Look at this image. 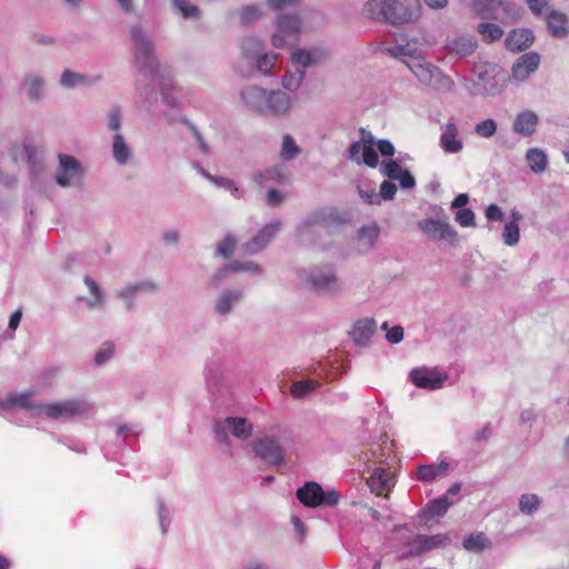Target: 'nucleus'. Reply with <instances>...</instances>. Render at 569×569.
Returning <instances> with one entry per match:
<instances>
[{"label": "nucleus", "mask_w": 569, "mask_h": 569, "mask_svg": "<svg viewBox=\"0 0 569 569\" xmlns=\"http://www.w3.org/2000/svg\"><path fill=\"white\" fill-rule=\"evenodd\" d=\"M361 139L355 141L349 149L350 157L357 163H365L370 168H376L379 163L378 153L376 152L373 144V137L370 132L365 129L360 130Z\"/></svg>", "instance_id": "nucleus-8"}, {"label": "nucleus", "mask_w": 569, "mask_h": 569, "mask_svg": "<svg viewBox=\"0 0 569 569\" xmlns=\"http://www.w3.org/2000/svg\"><path fill=\"white\" fill-rule=\"evenodd\" d=\"M325 54L320 51H307V50H297L292 53V61L296 64L306 68L317 61H319Z\"/></svg>", "instance_id": "nucleus-32"}, {"label": "nucleus", "mask_w": 569, "mask_h": 569, "mask_svg": "<svg viewBox=\"0 0 569 569\" xmlns=\"http://www.w3.org/2000/svg\"><path fill=\"white\" fill-rule=\"evenodd\" d=\"M229 268H231L232 272H239V271L260 272L259 266H257L252 262H233V263L229 264Z\"/></svg>", "instance_id": "nucleus-56"}, {"label": "nucleus", "mask_w": 569, "mask_h": 569, "mask_svg": "<svg viewBox=\"0 0 569 569\" xmlns=\"http://www.w3.org/2000/svg\"><path fill=\"white\" fill-rule=\"evenodd\" d=\"M316 289H332L337 282L335 272L330 266H325L317 274H312L310 279Z\"/></svg>", "instance_id": "nucleus-24"}, {"label": "nucleus", "mask_w": 569, "mask_h": 569, "mask_svg": "<svg viewBox=\"0 0 569 569\" xmlns=\"http://www.w3.org/2000/svg\"><path fill=\"white\" fill-rule=\"evenodd\" d=\"M263 49L262 42L253 37H249L242 40L241 50L243 56L247 58L259 54Z\"/></svg>", "instance_id": "nucleus-40"}, {"label": "nucleus", "mask_w": 569, "mask_h": 569, "mask_svg": "<svg viewBox=\"0 0 569 569\" xmlns=\"http://www.w3.org/2000/svg\"><path fill=\"white\" fill-rule=\"evenodd\" d=\"M83 281H84L86 286L88 287V289L90 290V292L92 293V296L94 297L93 300H90L88 302L89 307L93 308V307L102 306L104 302V295H103L102 290L100 289V287L89 276H86Z\"/></svg>", "instance_id": "nucleus-39"}, {"label": "nucleus", "mask_w": 569, "mask_h": 569, "mask_svg": "<svg viewBox=\"0 0 569 569\" xmlns=\"http://www.w3.org/2000/svg\"><path fill=\"white\" fill-rule=\"evenodd\" d=\"M486 217L488 220L491 221H502L503 220V212L497 204H490L486 209Z\"/></svg>", "instance_id": "nucleus-58"}, {"label": "nucleus", "mask_w": 569, "mask_h": 569, "mask_svg": "<svg viewBox=\"0 0 569 569\" xmlns=\"http://www.w3.org/2000/svg\"><path fill=\"white\" fill-rule=\"evenodd\" d=\"M318 383L312 380L297 381L291 385L290 392L295 398H303L317 388Z\"/></svg>", "instance_id": "nucleus-38"}, {"label": "nucleus", "mask_w": 569, "mask_h": 569, "mask_svg": "<svg viewBox=\"0 0 569 569\" xmlns=\"http://www.w3.org/2000/svg\"><path fill=\"white\" fill-rule=\"evenodd\" d=\"M279 228H280L279 222L266 224L258 232L257 236H254L250 241H248L243 246L246 253L254 254V253L261 251L268 244V242L274 237V234L277 233Z\"/></svg>", "instance_id": "nucleus-15"}, {"label": "nucleus", "mask_w": 569, "mask_h": 569, "mask_svg": "<svg viewBox=\"0 0 569 569\" xmlns=\"http://www.w3.org/2000/svg\"><path fill=\"white\" fill-rule=\"evenodd\" d=\"M278 56L277 54H262V56H259L258 60H257V67L258 69L264 73V74H268L272 67L274 66V62L277 60Z\"/></svg>", "instance_id": "nucleus-48"}, {"label": "nucleus", "mask_w": 569, "mask_h": 569, "mask_svg": "<svg viewBox=\"0 0 569 569\" xmlns=\"http://www.w3.org/2000/svg\"><path fill=\"white\" fill-rule=\"evenodd\" d=\"M108 124L111 130H118L121 126L120 110L118 108L112 109L108 116Z\"/></svg>", "instance_id": "nucleus-60"}, {"label": "nucleus", "mask_w": 569, "mask_h": 569, "mask_svg": "<svg viewBox=\"0 0 569 569\" xmlns=\"http://www.w3.org/2000/svg\"><path fill=\"white\" fill-rule=\"evenodd\" d=\"M458 128L456 123L448 122L445 127L443 132L440 136L441 148L449 153H458L462 150L463 144L458 139Z\"/></svg>", "instance_id": "nucleus-20"}, {"label": "nucleus", "mask_w": 569, "mask_h": 569, "mask_svg": "<svg viewBox=\"0 0 569 569\" xmlns=\"http://www.w3.org/2000/svg\"><path fill=\"white\" fill-rule=\"evenodd\" d=\"M152 288H153V284L152 283H148V282L130 284V286L121 289L119 291L118 296L120 298L127 299V298H130L132 295H134L138 291L147 290V289H152Z\"/></svg>", "instance_id": "nucleus-51"}, {"label": "nucleus", "mask_w": 569, "mask_h": 569, "mask_svg": "<svg viewBox=\"0 0 569 569\" xmlns=\"http://www.w3.org/2000/svg\"><path fill=\"white\" fill-rule=\"evenodd\" d=\"M478 32L481 34L482 39L488 42H492L502 37L503 30L500 26L491 22H483L478 26Z\"/></svg>", "instance_id": "nucleus-33"}, {"label": "nucleus", "mask_w": 569, "mask_h": 569, "mask_svg": "<svg viewBox=\"0 0 569 569\" xmlns=\"http://www.w3.org/2000/svg\"><path fill=\"white\" fill-rule=\"evenodd\" d=\"M533 33L528 29L512 30L506 38V48L511 52H519L528 49L533 42Z\"/></svg>", "instance_id": "nucleus-18"}, {"label": "nucleus", "mask_w": 569, "mask_h": 569, "mask_svg": "<svg viewBox=\"0 0 569 569\" xmlns=\"http://www.w3.org/2000/svg\"><path fill=\"white\" fill-rule=\"evenodd\" d=\"M475 131L482 138H490L497 131V123L493 119H486L476 124Z\"/></svg>", "instance_id": "nucleus-43"}, {"label": "nucleus", "mask_w": 569, "mask_h": 569, "mask_svg": "<svg viewBox=\"0 0 569 569\" xmlns=\"http://www.w3.org/2000/svg\"><path fill=\"white\" fill-rule=\"evenodd\" d=\"M468 201H469L468 194L460 193L453 199L451 207L452 208H462L463 206H466L468 203Z\"/></svg>", "instance_id": "nucleus-64"}, {"label": "nucleus", "mask_w": 569, "mask_h": 569, "mask_svg": "<svg viewBox=\"0 0 569 569\" xmlns=\"http://www.w3.org/2000/svg\"><path fill=\"white\" fill-rule=\"evenodd\" d=\"M290 97L282 91L267 92L264 113L284 116L290 109Z\"/></svg>", "instance_id": "nucleus-19"}, {"label": "nucleus", "mask_w": 569, "mask_h": 569, "mask_svg": "<svg viewBox=\"0 0 569 569\" xmlns=\"http://www.w3.org/2000/svg\"><path fill=\"white\" fill-rule=\"evenodd\" d=\"M241 297L239 291L223 292L217 300L216 310L220 315H226L231 310L232 302L238 301Z\"/></svg>", "instance_id": "nucleus-34"}, {"label": "nucleus", "mask_w": 569, "mask_h": 569, "mask_svg": "<svg viewBox=\"0 0 569 569\" xmlns=\"http://www.w3.org/2000/svg\"><path fill=\"white\" fill-rule=\"evenodd\" d=\"M502 238L507 246H513L519 241V227L516 222L506 223Z\"/></svg>", "instance_id": "nucleus-42"}, {"label": "nucleus", "mask_w": 569, "mask_h": 569, "mask_svg": "<svg viewBox=\"0 0 569 569\" xmlns=\"http://www.w3.org/2000/svg\"><path fill=\"white\" fill-rule=\"evenodd\" d=\"M242 103L251 111L264 113L267 91L258 87H249L240 92Z\"/></svg>", "instance_id": "nucleus-17"}, {"label": "nucleus", "mask_w": 569, "mask_h": 569, "mask_svg": "<svg viewBox=\"0 0 569 569\" xmlns=\"http://www.w3.org/2000/svg\"><path fill=\"white\" fill-rule=\"evenodd\" d=\"M463 548L468 551L480 552L491 547V541L483 532L470 535L463 539Z\"/></svg>", "instance_id": "nucleus-28"}, {"label": "nucleus", "mask_w": 569, "mask_h": 569, "mask_svg": "<svg viewBox=\"0 0 569 569\" xmlns=\"http://www.w3.org/2000/svg\"><path fill=\"white\" fill-rule=\"evenodd\" d=\"M450 505L451 502L447 499V497H441L430 501L426 511L430 515V517H441L447 512Z\"/></svg>", "instance_id": "nucleus-37"}, {"label": "nucleus", "mask_w": 569, "mask_h": 569, "mask_svg": "<svg viewBox=\"0 0 569 569\" xmlns=\"http://www.w3.org/2000/svg\"><path fill=\"white\" fill-rule=\"evenodd\" d=\"M358 234L360 240L367 239L369 247H371L379 236V228L376 224L362 227Z\"/></svg>", "instance_id": "nucleus-49"}, {"label": "nucleus", "mask_w": 569, "mask_h": 569, "mask_svg": "<svg viewBox=\"0 0 569 569\" xmlns=\"http://www.w3.org/2000/svg\"><path fill=\"white\" fill-rule=\"evenodd\" d=\"M113 157L119 163H124L129 158V148L124 143L123 137L119 133L113 137L112 146Z\"/></svg>", "instance_id": "nucleus-35"}, {"label": "nucleus", "mask_w": 569, "mask_h": 569, "mask_svg": "<svg viewBox=\"0 0 569 569\" xmlns=\"http://www.w3.org/2000/svg\"><path fill=\"white\" fill-rule=\"evenodd\" d=\"M299 151L293 138L290 134H284L280 157L284 160H291L298 156Z\"/></svg>", "instance_id": "nucleus-41"}, {"label": "nucleus", "mask_w": 569, "mask_h": 569, "mask_svg": "<svg viewBox=\"0 0 569 569\" xmlns=\"http://www.w3.org/2000/svg\"><path fill=\"white\" fill-rule=\"evenodd\" d=\"M13 403L14 405H18L20 407H23V408H36V406H32L31 402H30V393H20V395H17L13 399H12ZM37 409H38V406H37Z\"/></svg>", "instance_id": "nucleus-63"}, {"label": "nucleus", "mask_w": 569, "mask_h": 569, "mask_svg": "<svg viewBox=\"0 0 569 569\" xmlns=\"http://www.w3.org/2000/svg\"><path fill=\"white\" fill-rule=\"evenodd\" d=\"M131 38L134 42V58L140 70L153 73L158 66L153 57V46L150 39L138 27L130 30Z\"/></svg>", "instance_id": "nucleus-4"}, {"label": "nucleus", "mask_w": 569, "mask_h": 569, "mask_svg": "<svg viewBox=\"0 0 569 569\" xmlns=\"http://www.w3.org/2000/svg\"><path fill=\"white\" fill-rule=\"evenodd\" d=\"M204 176L209 181H211L216 186H219L226 190H230L234 194V197L238 198V196H237L238 187L234 184V182L232 180H230L228 178L211 176L209 173H204Z\"/></svg>", "instance_id": "nucleus-46"}, {"label": "nucleus", "mask_w": 569, "mask_h": 569, "mask_svg": "<svg viewBox=\"0 0 569 569\" xmlns=\"http://www.w3.org/2000/svg\"><path fill=\"white\" fill-rule=\"evenodd\" d=\"M283 200V194L276 190V189H270L268 192H267V201H268V204L271 206V207H276L278 204H280Z\"/></svg>", "instance_id": "nucleus-62"}, {"label": "nucleus", "mask_w": 569, "mask_h": 569, "mask_svg": "<svg viewBox=\"0 0 569 569\" xmlns=\"http://www.w3.org/2000/svg\"><path fill=\"white\" fill-rule=\"evenodd\" d=\"M28 83H29V97L32 99H38L40 97L42 81L38 77H31L28 79Z\"/></svg>", "instance_id": "nucleus-57"}, {"label": "nucleus", "mask_w": 569, "mask_h": 569, "mask_svg": "<svg viewBox=\"0 0 569 569\" xmlns=\"http://www.w3.org/2000/svg\"><path fill=\"white\" fill-rule=\"evenodd\" d=\"M363 13L368 18L393 24L412 20L411 11L396 0H370L363 7Z\"/></svg>", "instance_id": "nucleus-2"}, {"label": "nucleus", "mask_w": 569, "mask_h": 569, "mask_svg": "<svg viewBox=\"0 0 569 569\" xmlns=\"http://www.w3.org/2000/svg\"><path fill=\"white\" fill-rule=\"evenodd\" d=\"M415 541L418 545V551L423 552V551L431 550L433 548L446 546L450 542V539L447 536H442V535H433V536L419 535V536H417Z\"/></svg>", "instance_id": "nucleus-26"}, {"label": "nucleus", "mask_w": 569, "mask_h": 569, "mask_svg": "<svg viewBox=\"0 0 569 569\" xmlns=\"http://www.w3.org/2000/svg\"><path fill=\"white\" fill-rule=\"evenodd\" d=\"M387 340L391 343H399L403 339V329L400 326H395L387 332Z\"/></svg>", "instance_id": "nucleus-59"}, {"label": "nucleus", "mask_w": 569, "mask_h": 569, "mask_svg": "<svg viewBox=\"0 0 569 569\" xmlns=\"http://www.w3.org/2000/svg\"><path fill=\"white\" fill-rule=\"evenodd\" d=\"M448 48L450 52L459 57H468L472 54L477 48V41L471 36H459L449 41Z\"/></svg>", "instance_id": "nucleus-22"}, {"label": "nucleus", "mask_w": 569, "mask_h": 569, "mask_svg": "<svg viewBox=\"0 0 569 569\" xmlns=\"http://www.w3.org/2000/svg\"><path fill=\"white\" fill-rule=\"evenodd\" d=\"M301 31V20L298 16H281L278 18L277 32L272 37L276 48L295 44Z\"/></svg>", "instance_id": "nucleus-5"}, {"label": "nucleus", "mask_w": 569, "mask_h": 569, "mask_svg": "<svg viewBox=\"0 0 569 569\" xmlns=\"http://www.w3.org/2000/svg\"><path fill=\"white\" fill-rule=\"evenodd\" d=\"M59 170L57 172V183L61 187H68L80 182L82 178V168L79 161L68 154H59Z\"/></svg>", "instance_id": "nucleus-9"}, {"label": "nucleus", "mask_w": 569, "mask_h": 569, "mask_svg": "<svg viewBox=\"0 0 569 569\" xmlns=\"http://www.w3.org/2000/svg\"><path fill=\"white\" fill-rule=\"evenodd\" d=\"M100 76H97L90 79L86 74L77 73L71 71L70 69H66L61 74L60 83L66 88H73L80 84H91L100 80Z\"/></svg>", "instance_id": "nucleus-25"}, {"label": "nucleus", "mask_w": 569, "mask_h": 569, "mask_svg": "<svg viewBox=\"0 0 569 569\" xmlns=\"http://www.w3.org/2000/svg\"><path fill=\"white\" fill-rule=\"evenodd\" d=\"M367 483L371 492L388 497V493L395 487V475L390 470L377 467L372 470Z\"/></svg>", "instance_id": "nucleus-11"}, {"label": "nucleus", "mask_w": 569, "mask_h": 569, "mask_svg": "<svg viewBox=\"0 0 569 569\" xmlns=\"http://www.w3.org/2000/svg\"><path fill=\"white\" fill-rule=\"evenodd\" d=\"M114 351V346L112 342H106L101 347V349L96 353L94 360L97 365L103 363L107 359H109Z\"/></svg>", "instance_id": "nucleus-54"}, {"label": "nucleus", "mask_w": 569, "mask_h": 569, "mask_svg": "<svg viewBox=\"0 0 569 569\" xmlns=\"http://www.w3.org/2000/svg\"><path fill=\"white\" fill-rule=\"evenodd\" d=\"M296 495L298 500L309 508L335 507L340 501V495L336 490L323 491L321 486L315 481L306 482L297 490Z\"/></svg>", "instance_id": "nucleus-3"}, {"label": "nucleus", "mask_w": 569, "mask_h": 569, "mask_svg": "<svg viewBox=\"0 0 569 569\" xmlns=\"http://www.w3.org/2000/svg\"><path fill=\"white\" fill-rule=\"evenodd\" d=\"M540 502L537 495H522L519 499V509L525 515H532L539 508Z\"/></svg>", "instance_id": "nucleus-36"}, {"label": "nucleus", "mask_w": 569, "mask_h": 569, "mask_svg": "<svg viewBox=\"0 0 569 569\" xmlns=\"http://www.w3.org/2000/svg\"><path fill=\"white\" fill-rule=\"evenodd\" d=\"M377 147L382 156L392 157L395 154V147L389 140H379Z\"/></svg>", "instance_id": "nucleus-61"}, {"label": "nucleus", "mask_w": 569, "mask_h": 569, "mask_svg": "<svg viewBox=\"0 0 569 569\" xmlns=\"http://www.w3.org/2000/svg\"><path fill=\"white\" fill-rule=\"evenodd\" d=\"M376 329H377L376 321L373 319L366 318V319H361V320L357 321L350 333L352 336V339L358 345H363L376 332Z\"/></svg>", "instance_id": "nucleus-23"}, {"label": "nucleus", "mask_w": 569, "mask_h": 569, "mask_svg": "<svg viewBox=\"0 0 569 569\" xmlns=\"http://www.w3.org/2000/svg\"><path fill=\"white\" fill-rule=\"evenodd\" d=\"M261 16V10L258 6H247L241 11V22L248 24Z\"/></svg>", "instance_id": "nucleus-50"}, {"label": "nucleus", "mask_w": 569, "mask_h": 569, "mask_svg": "<svg viewBox=\"0 0 569 569\" xmlns=\"http://www.w3.org/2000/svg\"><path fill=\"white\" fill-rule=\"evenodd\" d=\"M38 409L50 419H67L88 412L89 406L84 400L69 399L61 402L39 405Z\"/></svg>", "instance_id": "nucleus-7"}, {"label": "nucleus", "mask_w": 569, "mask_h": 569, "mask_svg": "<svg viewBox=\"0 0 569 569\" xmlns=\"http://www.w3.org/2000/svg\"><path fill=\"white\" fill-rule=\"evenodd\" d=\"M397 192V187L391 181H383L380 184V197L385 200H391L393 199L395 194Z\"/></svg>", "instance_id": "nucleus-55"}, {"label": "nucleus", "mask_w": 569, "mask_h": 569, "mask_svg": "<svg viewBox=\"0 0 569 569\" xmlns=\"http://www.w3.org/2000/svg\"><path fill=\"white\" fill-rule=\"evenodd\" d=\"M257 182L263 184L268 181H276L279 183H286L290 180L288 172L281 167H271L260 172L257 176Z\"/></svg>", "instance_id": "nucleus-27"}, {"label": "nucleus", "mask_w": 569, "mask_h": 569, "mask_svg": "<svg viewBox=\"0 0 569 569\" xmlns=\"http://www.w3.org/2000/svg\"><path fill=\"white\" fill-rule=\"evenodd\" d=\"M538 120V116L532 111L520 112L513 122V130L517 133L529 137L536 131Z\"/></svg>", "instance_id": "nucleus-21"}, {"label": "nucleus", "mask_w": 569, "mask_h": 569, "mask_svg": "<svg viewBox=\"0 0 569 569\" xmlns=\"http://www.w3.org/2000/svg\"><path fill=\"white\" fill-rule=\"evenodd\" d=\"M174 6L179 9L183 18H198L199 9L189 3L187 0H173Z\"/></svg>", "instance_id": "nucleus-45"}, {"label": "nucleus", "mask_w": 569, "mask_h": 569, "mask_svg": "<svg viewBox=\"0 0 569 569\" xmlns=\"http://www.w3.org/2000/svg\"><path fill=\"white\" fill-rule=\"evenodd\" d=\"M236 244V238L231 234H227L224 239L217 246V253L227 259L232 254Z\"/></svg>", "instance_id": "nucleus-44"}, {"label": "nucleus", "mask_w": 569, "mask_h": 569, "mask_svg": "<svg viewBox=\"0 0 569 569\" xmlns=\"http://www.w3.org/2000/svg\"><path fill=\"white\" fill-rule=\"evenodd\" d=\"M455 219L461 227L466 228L475 226V213L471 209L458 210Z\"/></svg>", "instance_id": "nucleus-47"}, {"label": "nucleus", "mask_w": 569, "mask_h": 569, "mask_svg": "<svg viewBox=\"0 0 569 569\" xmlns=\"http://www.w3.org/2000/svg\"><path fill=\"white\" fill-rule=\"evenodd\" d=\"M305 77V71H298V74H286L282 78V86L288 90H296Z\"/></svg>", "instance_id": "nucleus-52"}, {"label": "nucleus", "mask_w": 569, "mask_h": 569, "mask_svg": "<svg viewBox=\"0 0 569 569\" xmlns=\"http://www.w3.org/2000/svg\"><path fill=\"white\" fill-rule=\"evenodd\" d=\"M254 452L258 457L271 465H279L283 460L282 449L277 440L263 438L254 442Z\"/></svg>", "instance_id": "nucleus-14"}, {"label": "nucleus", "mask_w": 569, "mask_h": 569, "mask_svg": "<svg viewBox=\"0 0 569 569\" xmlns=\"http://www.w3.org/2000/svg\"><path fill=\"white\" fill-rule=\"evenodd\" d=\"M380 171L385 177L399 181L403 189H410L416 184L413 176L407 169H402L396 160H383Z\"/></svg>", "instance_id": "nucleus-13"}, {"label": "nucleus", "mask_w": 569, "mask_h": 569, "mask_svg": "<svg viewBox=\"0 0 569 569\" xmlns=\"http://www.w3.org/2000/svg\"><path fill=\"white\" fill-rule=\"evenodd\" d=\"M539 62L540 57L535 52L522 54L512 67V77L518 81L527 79L538 69Z\"/></svg>", "instance_id": "nucleus-16"}, {"label": "nucleus", "mask_w": 569, "mask_h": 569, "mask_svg": "<svg viewBox=\"0 0 569 569\" xmlns=\"http://www.w3.org/2000/svg\"><path fill=\"white\" fill-rule=\"evenodd\" d=\"M447 468L448 465L446 462H440L439 465H423L418 468L417 478L420 481L429 482L439 475L445 473Z\"/></svg>", "instance_id": "nucleus-30"}, {"label": "nucleus", "mask_w": 569, "mask_h": 569, "mask_svg": "<svg viewBox=\"0 0 569 569\" xmlns=\"http://www.w3.org/2000/svg\"><path fill=\"white\" fill-rule=\"evenodd\" d=\"M419 228L426 236L433 240H447L451 244L458 242V233L447 221L435 219H423L419 222Z\"/></svg>", "instance_id": "nucleus-10"}, {"label": "nucleus", "mask_w": 569, "mask_h": 569, "mask_svg": "<svg viewBox=\"0 0 569 569\" xmlns=\"http://www.w3.org/2000/svg\"><path fill=\"white\" fill-rule=\"evenodd\" d=\"M226 423L232 428V435L240 439L249 438L253 430L252 425L244 418L229 417L226 419Z\"/></svg>", "instance_id": "nucleus-29"}, {"label": "nucleus", "mask_w": 569, "mask_h": 569, "mask_svg": "<svg viewBox=\"0 0 569 569\" xmlns=\"http://www.w3.org/2000/svg\"><path fill=\"white\" fill-rule=\"evenodd\" d=\"M446 379V376H442L439 372L427 368H417L410 372L411 382L421 389H439L443 386Z\"/></svg>", "instance_id": "nucleus-12"}, {"label": "nucleus", "mask_w": 569, "mask_h": 569, "mask_svg": "<svg viewBox=\"0 0 569 569\" xmlns=\"http://www.w3.org/2000/svg\"><path fill=\"white\" fill-rule=\"evenodd\" d=\"M267 4L271 10L280 12L286 7L298 8L300 0H267Z\"/></svg>", "instance_id": "nucleus-53"}, {"label": "nucleus", "mask_w": 569, "mask_h": 569, "mask_svg": "<svg viewBox=\"0 0 569 569\" xmlns=\"http://www.w3.org/2000/svg\"><path fill=\"white\" fill-rule=\"evenodd\" d=\"M526 160L530 170L535 173H541L547 167V157L540 149L532 148L527 151Z\"/></svg>", "instance_id": "nucleus-31"}, {"label": "nucleus", "mask_w": 569, "mask_h": 569, "mask_svg": "<svg viewBox=\"0 0 569 569\" xmlns=\"http://www.w3.org/2000/svg\"><path fill=\"white\" fill-rule=\"evenodd\" d=\"M406 64L422 84L437 91L449 92L455 86L450 77L443 74L439 68L419 56H411L410 61H406Z\"/></svg>", "instance_id": "nucleus-1"}, {"label": "nucleus", "mask_w": 569, "mask_h": 569, "mask_svg": "<svg viewBox=\"0 0 569 569\" xmlns=\"http://www.w3.org/2000/svg\"><path fill=\"white\" fill-rule=\"evenodd\" d=\"M529 9L536 14H546L547 23L552 32L557 37H563L568 33V19L563 13L549 10V0H526Z\"/></svg>", "instance_id": "nucleus-6"}]
</instances>
